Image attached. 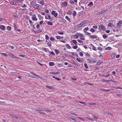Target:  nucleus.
I'll use <instances>...</instances> for the list:
<instances>
[{
	"instance_id": "obj_1",
	"label": "nucleus",
	"mask_w": 122,
	"mask_h": 122,
	"mask_svg": "<svg viewBox=\"0 0 122 122\" xmlns=\"http://www.w3.org/2000/svg\"><path fill=\"white\" fill-rule=\"evenodd\" d=\"M34 7L35 8H38L40 9L42 8V7L41 5L37 4H36Z\"/></svg>"
},
{
	"instance_id": "obj_2",
	"label": "nucleus",
	"mask_w": 122,
	"mask_h": 122,
	"mask_svg": "<svg viewBox=\"0 0 122 122\" xmlns=\"http://www.w3.org/2000/svg\"><path fill=\"white\" fill-rule=\"evenodd\" d=\"M87 21L86 20H84L81 21L80 23L82 27L85 24Z\"/></svg>"
},
{
	"instance_id": "obj_3",
	"label": "nucleus",
	"mask_w": 122,
	"mask_h": 122,
	"mask_svg": "<svg viewBox=\"0 0 122 122\" xmlns=\"http://www.w3.org/2000/svg\"><path fill=\"white\" fill-rule=\"evenodd\" d=\"M55 11L54 10H53L51 12V14L52 15H53L55 17H56L58 15V14L57 13H55Z\"/></svg>"
},
{
	"instance_id": "obj_4",
	"label": "nucleus",
	"mask_w": 122,
	"mask_h": 122,
	"mask_svg": "<svg viewBox=\"0 0 122 122\" xmlns=\"http://www.w3.org/2000/svg\"><path fill=\"white\" fill-rule=\"evenodd\" d=\"M89 37L91 38L95 39L97 38V36L96 35H90L89 36Z\"/></svg>"
},
{
	"instance_id": "obj_5",
	"label": "nucleus",
	"mask_w": 122,
	"mask_h": 122,
	"mask_svg": "<svg viewBox=\"0 0 122 122\" xmlns=\"http://www.w3.org/2000/svg\"><path fill=\"white\" fill-rule=\"evenodd\" d=\"M32 20L33 21H36L37 20V18L36 17V16L35 15H33V17H32Z\"/></svg>"
},
{
	"instance_id": "obj_6",
	"label": "nucleus",
	"mask_w": 122,
	"mask_h": 122,
	"mask_svg": "<svg viewBox=\"0 0 122 122\" xmlns=\"http://www.w3.org/2000/svg\"><path fill=\"white\" fill-rule=\"evenodd\" d=\"M80 39L82 40H85L84 37V36L82 34H81L80 35Z\"/></svg>"
},
{
	"instance_id": "obj_7",
	"label": "nucleus",
	"mask_w": 122,
	"mask_h": 122,
	"mask_svg": "<svg viewBox=\"0 0 122 122\" xmlns=\"http://www.w3.org/2000/svg\"><path fill=\"white\" fill-rule=\"evenodd\" d=\"M82 26H81L80 24H78L75 26V28L76 29L78 28H80Z\"/></svg>"
},
{
	"instance_id": "obj_8",
	"label": "nucleus",
	"mask_w": 122,
	"mask_h": 122,
	"mask_svg": "<svg viewBox=\"0 0 122 122\" xmlns=\"http://www.w3.org/2000/svg\"><path fill=\"white\" fill-rule=\"evenodd\" d=\"M122 20H119L118 23H117V26H121L122 25Z\"/></svg>"
},
{
	"instance_id": "obj_9",
	"label": "nucleus",
	"mask_w": 122,
	"mask_h": 122,
	"mask_svg": "<svg viewBox=\"0 0 122 122\" xmlns=\"http://www.w3.org/2000/svg\"><path fill=\"white\" fill-rule=\"evenodd\" d=\"M59 73L60 72L59 71L56 72H51L50 73L51 74L54 75H57L58 74H59Z\"/></svg>"
},
{
	"instance_id": "obj_10",
	"label": "nucleus",
	"mask_w": 122,
	"mask_h": 122,
	"mask_svg": "<svg viewBox=\"0 0 122 122\" xmlns=\"http://www.w3.org/2000/svg\"><path fill=\"white\" fill-rule=\"evenodd\" d=\"M67 5V2H64L62 3V5L64 7H66Z\"/></svg>"
},
{
	"instance_id": "obj_11",
	"label": "nucleus",
	"mask_w": 122,
	"mask_h": 122,
	"mask_svg": "<svg viewBox=\"0 0 122 122\" xmlns=\"http://www.w3.org/2000/svg\"><path fill=\"white\" fill-rule=\"evenodd\" d=\"M88 60L89 61V62H90L91 63H94L96 62L95 61L93 60H90V59H88Z\"/></svg>"
},
{
	"instance_id": "obj_12",
	"label": "nucleus",
	"mask_w": 122,
	"mask_h": 122,
	"mask_svg": "<svg viewBox=\"0 0 122 122\" xmlns=\"http://www.w3.org/2000/svg\"><path fill=\"white\" fill-rule=\"evenodd\" d=\"M38 16L39 17L40 20L42 19H43V17L40 15V14H38Z\"/></svg>"
},
{
	"instance_id": "obj_13",
	"label": "nucleus",
	"mask_w": 122,
	"mask_h": 122,
	"mask_svg": "<svg viewBox=\"0 0 122 122\" xmlns=\"http://www.w3.org/2000/svg\"><path fill=\"white\" fill-rule=\"evenodd\" d=\"M46 87L48 88L54 90L55 88L51 86H46Z\"/></svg>"
},
{
	"instance_id": "obj_14",
	"label": "nucleus",
	"mask_w": 122,
	"mask_h": 122,
	"mask_svg": "<svg viewBox=\"0 0 122 122\" xmlns=\"http://www.w3.org/2000/svg\"><path fill=\"white\" fill-rule=\"evenodd\" d=\"M5 28V26L4 25H1L0 26V29L2 30H3Z\"/></svg>"
},
{
	"instance_id": "obj_15",
	"label": "nucleus",
	"mask_w": 122,
	"mask_h": 122,
	"mask_svg": "<svg viewBox=\"0 0 122 122\" xmlns=\"http://www.w3.org/2000/svg\"><path fill=\"white\" fill-rule=\"evenodd\" d=\"M18 74V73L15 72H12L11 73V74L12 75L16 76Z\"/></svg>"
},
{
	"instance_id": "obj_16",
	"label": "nucleus",
	"mask_w": 122,
	"mask_h": 122,
	"mask_svg": "<svg viewBox=\"0 0 122 122\" xmlns=\"http://www.w3.org/2000/svg\"><path fill=\"white\" fill-rule=\"evenodd\" d=\"M65 18L68 21L70 22H71V20H70V19L68 16H66L65 17Z\"/></svg>"
},
{
	"instance_id": "obj_17",
	"label": "nucleus",
	"mask_w": 122,
	"mask_h": 122,
	"mask_svg": "<svg viewBox=\"0 0 122 122\" xmlns=\"http://www.w3.org/2000/svg\"><path fill=\"white\" fill-rule=\"evenodd\" d=\"M91 45L92 46V48L93 50H94V51H96L97 50V49L94 46H93L92 44H91Z\"/></svg>"
},
{
	"instance_id": "obj_18",
	"label": "nucleus",
	"mask_w": 122,
	"mask_h": 122,
	"mask_svg": "<svg viewBox=\"0 0 122 122\" xmlns=\"http://www.w3.org/2000/svg\"><path fill=\"white\" fill-rule=\"evenodd\" d=\"M55 51L56 55L58 54L60 52L58 50L56 49H55Z\"/></svg>"
},
{
	"instance_id": "obj_19",
	"label": "nucleus",
	"mask_w": 122,
	"mask_h": 122,
	"mask_svg": "<svg viewBox=\"0 0 122 122\" xmlns=\"http://www.w3.org/2000/svg\"><path fill=\"white\" fill-rule=\"evenodd\" d=\"M51 43L50 41L47 42V45H48V46H49L50 47H51Z\"/></svg>"
},
{
	"instance_id": "obj_20",
	"label": "nucleus",
	"mask_w": 122,
	"mask_h": 122,
	"mask_svg": "<svg viewBox=\"0 0 122 122\" xmlns=\"http://www.w3.org/2000/svg\"><path fill=\"white\" fill-rule=\"evenodd\" d=\"M67 14L69 15L72 14V12L70 10H69L68 11Z\"/></svg>"
},
{
	"instance_id": "obj_21",
	"label": "nucleus",
	"mask_w": 122,
	"mask_h": 122,
	"mask_svg": "<svg viewBox=\"0 0 122 122\" xmlns=\"http://www.w3.org/2000/svg\"><path fill=\"white\" fill-rule=\"evenodd\" d=\"M77 102L78 103H81L82 104H84V105H86V103L84 102H81V101H77Z\"/></svg>"
},
{
	"instance_id": "obj_22",
	"label": "nucleus",
	"mask_w": 122,
	"mask_h": 122,
	"mask_svg": "<svg viewBox=\"0 0 122 122\" xmlns=\"http://www.w3.org/2000/svg\"><path fill=\"white\" fill-rule=\"evenodd\" d=\"M49 65L51 66H53L54 65V63L52 62H50L49 63Z\"/></svg>"
},
{
	"instance_id": "obj_23",
	"label": "nucleus",
	"mask_w": 122,
	"mask_h": 122,
	"mask_svg": "<svg viewBox=\"0 0 122 122\" xmlns=\"http://www.w3.org/2000/svg\"><path fill=\"white\" fill-rule=\"evenodd\" d=\"M63 38V36H57L56 37V38L57 39H62Z\"/></svg>"
},
{
	"instance_id": "obj_24",
	"label": "nucleus",
	"mask_w": 122,
	"mask_h": 122,
	"mask_svg": "<svg viewBox=\"0 0 122 122\" xmlns=\"http://www.w3.org/2000/svg\"><path fill=\"white\" fill-rule=\"evenodd\" d=\"M102 90L103 91H110V89H109L106 90V89H104L102 88Z\"/></svg>"
},
{
	"instance_id": "obj_25",
	"label": "nucleus",
	"mask_w": 122,
	"mask_h": 122,
	"mask_svg": "<svg viewBox=\"0 0 122 122\" xmlns=\"http://www.w3.org/2000/svg\"><path fill=\"white\" fill-rule=\"evenodd\" d=\"M93 5V4L92 2H91L88 5L89 7H91Z\"/></svg>"
},
{
	"instance_id": "obj_26",
	"label": "nucleus",
	"mask_w": 122,
	"mask_h": 122,
	"mask_svg": "<svg viewBox=\"0 0 122 122\" xmlns=\"http://www.w3.org/2000/svg\"><path fill=\"white\" fill-rule=\"evenodd\" d=\"M88 29V27H86L85 28L84 30L83 31L85 32L86 33V31Z\"/></svg>"
},
{
	"instance_id": "obj_27",
	"label": "nucleus",
	"mask_w": 122,
	"mask_h": 122,
	"mask_svg": "<svg viewBox=\"0 0 122 122\" xmlns=\"http://www.w3.org/2000/svg\"><path fill=\"white\" fill-rule=\"evenodd\" d=\"M72 41L73 42V43L75 45L77 44V42L76 40H73Z\"/></svg>"
},
{
	"instance_id": "obj_28",
	"label": "nucleus",
	"mask_w": 122,
	"mask_h": 122,
	"mask_svg": "<svg viewBox=\"0 0 122 122\" xmlns=\"http://www.w3.org/2000/svg\"><path fill=\"white\" fill-rule=\"evenodd\" d=\"M108 26L109 27H111L113 26V25L112 23H109L108 24Z\"/></svg>"
},
{
	"instance_id": "obj_29",
	"label": "nucleus",
	"mask_w": 122,
	"mask_h": 122,
	"mask_svg": "<svg viewBox=\"0 0 122 122\" xmlns=\"http://www.w3.org/2000/svg\"><path fill=\"white\" fill-rule=\"evenodd\" d=\"M47 24L48 25H49L51 26L52 25H53L52 23V22H48L47 23Z\"/></svg>"
},
{
	"instance_id": "obj_30",
	"label": "nucleus",
	"mask_w": 122,
	"mask_h": 122,
	"mask_svg": "<svg viewBox=\"0 0 122 122\" xmlns=\"http://www.w3.org/2000/svg\"><path fill=\"white\" fill-rule=\"evenodd\" d=\"M102 25V30H103L104 31L106 29L105 27L103 25Z\"/></svg>"
},
{
	"instance_id": "obj_31",
	"label": "nucleus",
	"mask_w": 122,
	"mask_h": 122,
	"mask_svg": "<svg viewBox=\"0 0 122 122\" xmlns=\"http://www.w3.org/2000/svg\"><path fill=\"white\" fill-rule=\"evenodd\" d=\"M30 73L32 74H33V75H34L35 76H37L38 77H40V76H39L37 75L36 74H34V73H33L32 72H30Z\"/></svg>"
},
{
	"instance_id": "obj_32",
	"label": "nucleus",
	"mask_w": 122,
	"mask_h": 122,
	"mask_svg": "<svg viewBox=\"0 0 122 122\" xmlns=\"http://www.w3.org/2000/svg\"><path fill=\"white\" fill-rule=\"evenodd\" d=\"M35 2L34 1H31L30 3V4L32 5L35 6Z\"/></svg>"
},
{
	"instance_id": "obj_33",
	"label": "nucleus",
	"mask_w": 122,
	"mask_h": 122,
	"mask_svg": "<svg viewBox=\"0 0 122 122\" xmlns=\"http://www.w3.org/2000/svg\"><path fill=\"white\" fill-rule=\"evenodd\" d=\"M107 11V10H103L101 11L102 14L106 12V11Z\"/></svg>"
},
{
	"instance_id": "obj_34",
	"label": "nucleus",
	"mask_w": 122,
	"mask_h": 122,
	"mask_svg": "<svg viewBox=\"0 0 122 122\" xmlns=\"http://www.w3.org/2000/svg\"><path fill=\"white\" fill-rule=\"evenodd\" d=\"M10 116H11V117H13V118H15V119H18L17 117V116H15V115H11Z\"/></svg>"
},
{
	"instance_id": "obj_35",
	"label": "nucleus",
	"mask_w": 122,
	"mask_h": 122,
	"mask_svg": "<svg viewBox=\"0 0 122 122\" xmlns=\"http://www.w3.org/2000/svg\"><path fill=\"white\" fill-rule=\"evenodd\" d=\"M101 80L102 81H104V82H108V80H105L104 79H102Z\"/></svg>"
},
{
	"instance_id": "obj_36",
	"label": "nucleus",
	"mask_w": 122,
	"mask_h": 122,
	"mask_svg": "<svg viewBox=\"0 0 122 122\" xmlns=\"http://www.w3.org/2000/svg\"><path fill=\"white\" fill-rule=\"evenodd\" d=\"M36 111L38 112L39 113L42 114V113H43V111H42V110H36Z\"/></svg>"
},
{
	"instance_id": "obj_37",
	"label": "nucleus",
	"mask_w": 122,
	"mask_h": 122,
	"mask_svg": "<svg viewBox=\"0 0 122 122\" xmlns=\"http://www.w3.org/2000/svg\"><path fill=\"white\" fill-rule=\"evenodd\" d=\"M66 46L68 48L70 49L71 48L70 46H69L68 44H66Z\"/></svg>"
},
{
	"instance_id": "obj_38",
	"label": "nucleus",
	"mask_w": 122,
	"mask_h": 122,
	"mask_svg": "<svg viewBox=\"0 0 122 122\" xmlns=\"http://www.w3.org/2000/svg\"><path fill=\"white\" fill-rule=\"evenodd\" d=\"M9 48L10 49H14V47L13 46H11L10 45H9Z\"/></svg>"
},
{
	"instance_id": "obj_39",
	"label": "nucleus",
	"mask_w": 122,
	"mask_h": 122,
	"mask_svg": "<svg viewBox=\"0 0 122 122\" xmlns=\"http://www.w3.org/2000/svg\"><path fill=\"white\" fill-rule=\"evenodd\" d=\"M103 38L104 39H106L107 37V36L105 35H103Z\"/></svg>"
},
{
	"instance_id": "obj_40",
	"label": "nucleus",
	"mask_w": 122,
	"mask_h": 122,
	"mask_svg": "<svg viewBox=\"0 0 122 122\" xmlns=\"http://www.w3.org/2000/svg\"><path fill=\"white\" fill-rule=\"evenodd\" d=\"M122 5V4H119L116 7V8L117 9H118L119 8L120 6H121V5Z\"/></svg>"
},
{
	"instance_id": "obj_41",
	"label": "nucleus",
	"mask_w": 122,
	"mask_h": 122,
	"mask_svg": "<svg viewBox=\"0 0 122 122\" xmlns=\"http://www.w3.org/2000/svg\"><path fill=\"white\" fill-rule=\"evenodd\" d=\"M116 55V54H112L111 57L112 58H113L115 57V56Z\"/></svg>"
},
{
	"instance_id": "obj_42",
	"label": "nucleus",
	"mask_w": 122,
	"mask_h": 122,
	"mask_svg": "<svg viewBox=\"0 0 122 122\" xmlns=\"http://www.w3.org/2000/svg\"><path fill=\"white\" fill-rule=\"evenodd\" d=\"M105 114L108 115H111V114L110 112H105Z\"/></svg>"
},
{
	"instance_id": "obj_43",
	"label": "nucleus",
	"mask_w": 122,
	"mask_h": 122,
	"mask_svg": "<svg viewBox=\"0 0 122 122\" xmlns=\"http://www.w3.org/2000/svg\"><path fill=\"white\" fill-rule=\"evenodd\" d=\"M44 3L43 0H42L40 1V4L42 5H44Z\"/></svg>"
},
{
	"instance_id": "obj_44",
	"label": "nucleus",
	"mask_w": 122,
	"mask_h": 122,
	"mask_svg": "<svg viewBox=\"0 0 122 122\" xmlns=\"http://www.w3.org/2000/svg\"><path fill=\"white\" fill-rule=\"evenodd\" d=\"M11 27L9 26H8L7 27V29L8 30H10L11 29Z\"/></svg>"
},
{
	"instance_id": "obj_45",
	"label": "nucleus",
	"mask_w": 122,
	"mask_h": 122,
	"mask_svg": "<svg viewBox=\"0 0 122 122\" xmlns=\"http://www.w3.org/2000/svg\"><path fill=\"white\" fill-rule=\"evenodd\" d=\"M76 14V12L75 11H74L73 13V15L74 16H75Z\"/></svg>"
},
{
	"instance_id": "obj_46",
	"label": "nucleus",
	"mask_w": 122,
	"mask_h": 122,
	"mask_svg": "<svg viewBox=\"0 0 122 122\" xmlns=\"http://www.w3.org/2000/svg\"><path fill=\"white\" fill-rule=\"evenodd\" d=\"M76 60L78 61L80 63L81 62V60H80V59L79 58H77Z\"/></svg>"
},
{
	"instance_id": "obj_47",
	"label": "nucleus",
	"mask_w": 122,
	"mask_h": 122,
	"mask_svg": "<svg viewBox=\"0 0 122 122\" xmlns=\"http://www.w3.org/2000/svg\"><path fill=\"white\" fill-rule=\"evenodd\" d=\"M43 49L45 51H49L48 49L46 48H44Z\"/></svg>"
},
{
	"instance_id": "obj_48",
	"label": "nucleus",
	"mask_w": 122,
	"mask_h": 122,
	"mask_svg": "<svg viewBox=\"0 0 122 122\" xmlns=\"http://www.w3.org/2000/svg\"><path fill=\"white\" fill-rule=\"evenodd\" d=\"M90 31L91 32H93L95 31V30L93 28H92L91 29Z\"/></svg>"
},
{
	"instance_id": "obj_49",
	"label": "nucleus",
	"mask_w": 122,
	"mask_h": 122,
	"mask_svg": "<svg viewBox=\"0 0 122 122\" xmlns=\"http://www.w3.org/2000/svg\"><path fill=\"white\" fill-rule=\"evenodd\" d=\"M111 48L110 47H108L106 48V50H110Z\"/></svg>"
},
{
	"instance_id": "obj_50",
	"label": "nucleus",
	"mask_w": 122,
	"mask_h": 122,
	"mask_svg": "<svg viewBox=\"0 0 122 122\" xmlns=\"http://www.w3.org/2000/svg\"><path fill=\"white\" fill-rule=\"evenodd\" d=\"M45 37L46 40H48L49 39V37L47 35H45Z\"/></svg>"
},
{
	"instance_id": "obj_51",
	"label": "nucleus",
	"mask_w": 122,
	"mask_h": 122,
	"mask_svg": "<svg viewBox=\"0 0 122 122\" xmlns=\"http://www.w3.org/2000/svg\"><path fill=\"white\" fill-rule=\"evenodd\" d=\"M101 14H102L101 12V11H100V12H98V13H97L96 14V15H99Z\"/></svg>"
},
{
	"instance_id": "obj_52",
	"label": "nucleus",
	"mask_w": 122,
	"mask_h": 122,
	"mask_svg": "<svg viewBox=\"0 0 122 122\" xmlns=\"http://www.w3.org/2000/svg\"><path fill=\"white\" fill-rule=\"evenodd\" d=\"M102 25H100L99 27V30H102Z\"/></svg>"
},
{
	"instance_id": "obj_53",
	"label": "nucleus",
	"mask_w": 122,
	"mask_h": 122,
	"mask_svg": "<svg viewBox=\"0 0 122 122\" xmlns=\"http://www.w3.org/2000/svg\"><path fill=\"white\" fill-rule=\"evenodd\" d=\"M77 41L78 42L80 43H82L83 42V41L79 39L77 40Z\"/></svg>"
},
{
	"instance_id": "obj_54",
	"label": "nucleus",
	"mask_w": 122,
	"mask_h": 122,
	"mask_svg": "<svg viewBox=\"0 0 122 122\" xmlns=\"http://www.w3.org/2000/svg\"><path fill=\"white\" fill-rule=\"evenodd\" d=\"M60 22H63V24H64L65 23V21L63 20H61L60 21Z\"/></svg>"
},
{
	"instance_id": "obj_55",
	"label": "nucleus",
	"mask_w": 122,
	"mask_h": 122,
	"mask_svg": "<svg viewBox=\"0 0 122 122\" xmlns=\"http://www.w3.org/2000/svg\"><path fill=\"white\" fill-rule=\"evenodd\" d=\"M48 17L49 18H48V19H51V20H53L52 19H51V17L50 15H48Z\"/></svg>"
},
{
	"instance_id": "obj_56",
	"label": "nucleus",
	"mask_w": 122,
	"mask_h": 122,
	"mask_svg": "<svg viewBox=\"0 0 122 122\" xmlns=\"http://www.w3.org/2000/svg\"><path fill=\"white\" fill-rule=\"evenodd\" d=\"M98 49L100 51H102V48L100 47H98Z\"/></svg>"
},
{
	"instance_id": "obj_57",
	"label": "nucleus",
	"mask_w": 122,
	"mask_h": 122,
	"mask_svg": "<svg viewBox=\"0 0 122 122\" xmlns=\"http://www.w3.org/2000/svg\"><path fill=\"white\" fill-rule=\"evenodd\" d=\"M12 16L14 17L15 18H18V16L17 15H12Z\"/></svg>"
},
{
	"instance_id": "obj_58",
	"label": "nucleus",
	"mask_w": 122,
	"mask_h": 122,
	"mask_svg": "<svg viewBox=\"0 0 122 122\" xmlns=\"http://www.w3.org/2000/svg\"><path fill=\"white\" fill-rule=\"evenodd\" d=\"M44 111H48L49 112H51V110L47 109H45L44 110Z\"/></svg>"
},
{
	"instance_id": "obj_59",
	"label": "nucleus",
	"mask_w": 122,
	"mask_h": 122,
	"mask_svg": "<svg viewBox=\"0 0 122 122\" xmlns=\"http://www.w3.org/2000/svg\"><path fill=\"white\" fill-rule=\"evenodd\" d=\"M81 33H76V35L78 37V36H80V35L81 34Z\"/></svg>"
},
{
	"instance_id": "obj_60",
	"label": "nucleus",
	"mask_w": 122,
	"mask_h": 122,
	"mask_svg": "<svg viewBox=\"0 0 122 122\" xmlns=\"http://www.w3.org/2000/svg\"><path fill=\"white\" fill-rule=\"evenodd\" d=\"M50 40L51 41H52L54 40V38L53 37H51L50 38Z\"/></svg>"
},
{
	"instance_id": "obj_61",
	"label": "nucleus",
	"mask_w": 122,
	"mask_h": 122,
	"mask_svg": "<svg viewBox=\"0 0 122 122\" xmlns=\"http://www.w3.org/2000/svg\"><path fill=\"white\" fill-rule=\"evenodd\" d=\"M9 55H10V56L12 57H14V56H14V55H12L11 53H10L9 54Z\"/></svg>"
},
{
	"instance_id": "obj_62",
	"label": "nucleus",
	"mask_w": 122,
	"mask_h": 122,
	"mask_svg": "<svg viewBox=\"0 0 122 122\" xmlns=\"http://www.w3.org/2000/svg\"><path fill=\"white\" fill-rule=\"evenodd\" d=\"M84 66L86 68H88V67L87 66V65L86 64H85V63L84 64Z\"/></svg>"
},
{
	"instance_id": "obj_63",
	"label": "nucleus",
	"mask_w": 122,
	"mask_h": 122,
	"mask_svg": "<svg viewBox=\"0 0 122 122\" xmlns=\"http://www.w3.org/2000/svg\"><path fill=\"white\" fill-rule=\"evenodd\" d=\"M74 37H75L76 39H77L78 38V36H77L76 34H75L74 35Z\"/></svg>"
},
{
	"instance_id": "obj_64",
	"label": "nucleus",
	"mask_w": 122,
	"mask_h": 122,
	"mask_svg": "<svg viewBox=\"0 0 122 122\" xmlns=\"http://www.w3.org/2000/svg\"><path fill=\"white\" fill-rule=\"evenodd\" d=\"M70 4H73L74 3L73 1H70Z\"/></svg>"
}]
</instances>
